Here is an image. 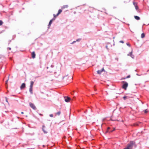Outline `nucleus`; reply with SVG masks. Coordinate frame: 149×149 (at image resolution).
<instances>
[{
    "label": "nucleus",
    "instance_id": "nucleus-2",
    "mask_svg": "<svg viewBox=\"0 0 149 149\" xmlns=\"http://www.w3.org/2000/svg\"><path fill=\"white\" fill-rule=\"evenodd\" d=\"M123 82L124 83V84L122 86V88L125 90H126L128 86V83L125 81H123Z\"/></svg>",
    "mask_w": 149,
    "mask_h": 149
},
{
    "label": "nucleus",
    "instance_id": "nucleus-18",
    "mask_svg": "<svg viewBox=\"0 0 149 149\" xmlns=\"http://www.w3.org/2000/svg\"><path fill=\"white\" fill-rule=\"evenodd\" d=\"M53 15H54V18L53 19H55L56 17H57L58 16V15H57V14L56 15H55L54 14Z\"/></svg>",
    "mask_w": 149,
    "mask_h": 149
},
{
    "label": "nucleus",
    "instance_id": "nucleus-30",
    "mask_svg": "<svg viewBox=\"0 0 149 149\" xmlns=\"http://www.w3.org/2000/svg\"><path fill=\"white\" fill-rule=\"evenodd\" d=\"M127 45L129 46L130 47V44H129V43H127Z\"/></svg>",
    "mask_w": 149,
    "mask_h": 149
},
{
    "label": "nucleus",
    "instance_id": "nucleus-3",
    "mask_svg": "<svg viewBox=\"0 0 149 149\" xmlns=\"http://www.w3.org/2000/svg\"><path fill=\"white\" fill-rule=\"evenodd\" d=\"M29 104L30 107L33 109L34 110H36V107L35 105L33 103L30 102L29 103Z\"/></svg>",
    "mask_w": 149,
    "mask_h": 149
},
{
    "label": "nucleus",
    "instance_id": "nucleus-23",
    "mask_svg": "<svg viewBox=\"0 0 149 149\" xmlns=\"http://www.w3.org/2000/svg\"><path fill=\"white\" fill-rule=\"evenodd\" d=\"M135 7V9H136V10H138L139 9V8L138 7V6H137V5Z\"/></svg>",
    "mask_w": 149,
    "mask_h": 149
},
{
    "label": "nucleus",
    "instance_id": "nucleus-4",
    "mask_svg": "<svg viewBox=\"0 0 149 149\" xmlns=\"http://www.w3.org/2000/svg\"><path fill=\"white\" fill-rule=\"evenodd\" d=\"M65 101L66 102H69L70 100V98L68 97H64Z\"/></svg>",
    "mask_w": 149,
    "mask_h": 149
},
{
    "label": "nucleus",
    "instance_id": "nucleus-33",
    "mask_svg": "<svg viewBox=\"0 0 149 149\" xmlns=\"http://www.w3.org/2000/svg\"><path fill=\"white\" fill-rule=\"evenodd\" d=\"M80 40H81L80 39H78L76 41H80Z\"/></svg>",
    "mask_w": 149,
    "mask_h": 149
},
{
    "label": "nucleus",
    "instance_id": "nucleus-41",
    "mask_svg": "<svg viewBox=\"0 0 149 149\" xmlns=\"http://www.w3.org/2000/svg\"><path fill=\"white\" fill-rule=\"evenodd\" d=\"M1 58V57H0V58Z\"/></svg>",
    "mask_w": 149,
    "mask_h": 149
},
{
    "label": "nucleus",
    "instance_id": "nucleus-11",
    "mask_svg": "<svg viewBox=\"0 0 149 149\" xmlns=\"http://www.w3.org/2000/svg\"><path fill=\"white\" fill-rule=\"evenodd\" d=\"M29 91L31 94L33 93V87H30Z\"/></svg>",
    "mask_w": 149,
    "mask_h": 149
},
{
    "label": "nucleus",
    "instance_id": "nucleus-24",
    "mask_svg": "<svg viewBox=\"0 0 149 149\" xmlns=\"http://www.w3.org/2000/svg\"><path fill=\"white\" fill-rule=\"evenodd\" d=\"M133 4L135 6H137V4H136V3H135L134 2H133Z\"/></svg>",
    "mask_w": 149,
    "mask_h": 149
},
{
    "label": "nucleus",
    "instance_id": "nucleus-1",
    "mask_svg": "<svg viewBox=\"0 0 149 149\" xmlns=\"http://www.w3.org/2000/svg\"><path fill=\"white\" fill-rule=\"evenodd\" d=\"M135 142L134 141H131L129 143H128L127 147L123 149H132L133 146L135 145Z\"/></svg>",
    "mask_w": 149,
    "mask_h": 149
},
{
    "label": "nucleus",
    "instance_id": "nucleus-26",
    "mask_svg": "<svg viewBox=\"0 0 149 149\" xmlns=\"http://www.w3.org/2000/svg\"><path fill=\"white\" fill-rule=\"evenodd\" d=\"M49 116L51 117H53V116L52 114H51Z\"/></svg>",
    "mask_w": 149,
    "mask_h": 149
},
{
    "label": "nucleus",
    "instance_id": "nucleus-38",
    "mask_svg": "<svg viewBox=\"0 0 149 149\" xmlns=\"http://www.w3.org/2000/svg\"><path fill=\"white\" fill-rule=\"evenodd\" d=\"M106 48L107 49H108V47H107V46H106Z\"/></svg>",
    "mask_w": 149,
    "mask_h": 149
},
{
    "label": "nucleus",
    "instance_id": "nucleus-7",
    "mask_svg": "<svg viewBox=\"0 0 149 149\" xmlns=\"http://www.w3.org/2000/svg\"><path fill=\"white\" fill-rule=\"evenodd\" d=\"M104 71V68H103L101 70H98L97 71V73L99 74H100L102 72Z\"/></svg>",
    "mask_w": 149,
    "mask_h": 149
},
{
    "label": "nucleus",
    "instance_id": "nucleus-39",
    "mask_svg": "<svg viewBox=\"0 0 149 149\" xmlns=\"http://www.w3.org/2000/svg\"><path fill=\"white\" fill-rule=\"evenodd\" d=\"M75 42V41H74V42H72V43H74Z\"/></svg>",
    "mask_w": 149,
    "mask_h": 149
},
{
    "label": "nucleus",
    "instance_id": "nucleus-20",
    "mask_svg": "<svg viewBox=\"0 0 149 149\" xmlns=\"http://www.w3.org/2000/svg\"><path fill=\"white\" fill-rule=\"evenodd\" d=\"M148 111L147 109H146L144 111V113H147L148 112Z\"/></svg>",
    "mask_w": 149,
    "mask_h": 149
},
{
    "label": "nucleus",
    "instance_id": "nucleus-10",
    "mask_svg": "<svg viewBox=\"0 0 149 149\" xmlns=\"http://www.w3.org/2000/svg\"><path fill=\"white\" fill-rule=\"evenodd\" d=\"M68 7V5H65L62 7L61 8L62 9H63L65 8H67Z\"/></svg>",
    "mask_w": 149,
    "mask_h": 149
},
{
    "label": "nucleus",
    "instance_id": "nucleus-25",
    "mask_svg": "<svg viewBox=\"0 0 149 149\" xmlns=\"http://www.w3.org/2000/svg\"><path fill=\"white\" fill-rule=\"evenodd\" d=\"M123 98L124 99V100H125L127 98V97L126 96H124L123 97Z\"/></svg>",
    "mask_w": 149,
    "mask_h": 149
},
{
    "label": "nucleus",
    "instance_id": "nucleus-27",
    "mask_svg": "<svg viewBox=\"0 0 149 149\" xmlns=\"http://www.w3.org/2000/svg\"><path fill=\"white\" fill-rule=\"evenodd\" d=\"M114 130H115V128H114L113 130H111L110 131H109V132H112L113 131H114Z\"/></svg>",
    "mask_w": 149,
    "mask_h": 149
},
{
    "label": "nucleus",
    "instance_id": "nucleus-36",
    "mask_svg": "<svg viewBox=\"0 0 149 149\" xmlns=\"http://www.w3.org/2000/svg\"><path fill=\"white\" fill-rule=\"evenodd\" d=\"M39 114L40 115H41V116H42V114H41L40 113V114Z\"/></svg>",
    "mask_w": 149,
    "mask_h": 149
},
{
    "label": "nucleus",
    "instance_id": "nucleus-14",
    "mask_svg": "<svg viewBox=\"0 0 149 149\" xmlns=\"http://www.w3.org/2000/svg\"><path fill=\"white\" fill-rule=\"evenodd\" d=\"M145 34L144 33H143L141 34V38H144L145 37Z\"/></svg>",
    "mask_w": 149,
    "mask_h": 149
},
{
    "label": "nucleus",
    "instance_id": "nucleus-37",
    "mask_svg": "<svg viewBox=\"0 0 149 149\" xmlns=\"http://www.w3.org/2000/svg\"><path fill=\"white\" fill-rule=\"evenodd\" d=\"M21 113L22 114H24V112H21Z\"/></svg>",
    "mask_w": 149,
    "mask_h": 149
},
{
    "label": "nucleus",
    "instance_id": "nucleus-19",
    "mask_svg": "<svg viewBox=\"0 0 149 149\" xmlns=\"http://www.w3.org/2000/svg\"><path fill=\"white\" fill-rule=\"evenodd\" d=\"M3 23V21L1 20H0V26L2 25Z\"/></svg>",
    "mask_w": 149,
    "mask_h": 149
},
{
    "label": "nucleus",
    "instance_id": "nucleus-29",
    "mask_svg": "<svg viewBox=\"0 0 149 149\" xmlns=\"http://www.w3.org/2000/svg\"><path fill=\"white\" fill-rule=\"evenodd\" d=\"M120 42L121 43H124V42L123 41H122V40H121L120 41Z\"/></svg>",
    "mask_w": 149,
    "mask_h": 149
},
{
    "label": "nucleus",
    "instance_id": "nucleus-28",
    "mask_svg": "<svg viewBox=\"0 0 149 149\" xmlns=\"http://www.w3.org/2000/svg\"><path fill=\"white\" fill-rule=\"evenodd\" d=\"M40 94H41V95L43 94L44 93L43 92H42V91H41L40 92Z\"/></svg>",
    "mask_w": 149,
    "mask_h": 149
},
{
    "label": "nucleus",
    "instance_id": "nucleus-34",
    "mask_svg": "<svg viewBox=\"0 0 149 149\" xmlns=\"http://www.w3.org/2000/svg\"><path fill=\"white\" fill-rule=\"evenodd\" d=\"M134 125H136V126H137L138 125V124H137V123H135L134 124Z\"/></svg>",
    "mask_w": 149,
    "mask_h": 149
},
{
    "label": "nucleus",
    "instance_id": "nucleus-12",
    "mask_svg": "<svg viewBox=\"0 0 149 149\" xmlns=\"http://www.w3.org/2000/svg\"><path fill=\"white\" fill-rule=\"evenodd\" d=\"M62 11L61 9H59L58 10V13L57 14V15H58L62 12Z\"/></svg>",
    "mask_w": 149,
    "mask_h": 149
},
{
    "label": "nucleus",
    "instance_id": "nucleus-8",
    "mask_svg": "<svg viewBox=\"0 0 149 149\" xmlns=\"http://www.w3.org/2000/svg\"><path fill=\"white\" fill-rule=\"evenodd\" d=\"M45 127L44 125H43L42 127V130L44 133L46 134L47 133V131L45 130Z\"/></svg>",
    "mask_w": 149,
    "mask_h": 149
},
{
    "label": "nucleus",
    "instance_id": "nucleus-9",
    "mask_svg": "<svg viewBox=\"0 0 149 149\" xmlns=\"http://www.w3.org/2000/svg\"><path fill=\"white\" fill-rule=\"evenodd\" d=\"M55 20V19H51L50 21H49V24L48 25V26L49 27H50V26H51V24L52 23V22L53 21V20Z\"/></svg>",
    "mask_w": 149,
    "mask_h": 149
},
{
    "label": "nucleus",
    "instance_id": "nucleus-32",
    "mask_svg": "<svg viewBox=\"0 0 149 149\" xmlns=\"http://www.w3.org/2000/svg\"><path fill=\"white\" fill-rule=\"evenodd\" d=\"M9 77V76H8V78ZM9 79V78H8V80H7L6 82V84H7V82L8 81V80Z\"/></svg>",
    "mask_w": 149,
    "mask_h": 149
},
{
    "label": "nucleus",
    "instance_id": "nucleus-35",
    "mask_svg": "<svg viewBox=\"0 0 149 149\" xmlns=\"http://www.w3.org/2000/svg\"><path fill=\"white\" fill-rule=\"evenodd\" d=\"M6 101L7 102H8V100H7V98L6 97Z\"/></svg>",
    "mask_w": 149,
    "mask_h": 149
},
{
    "label": "nucleus",
    "instance_id": "nucleus-5",
    "mask_svg": "<svg viewBox=\"0 0 149 149\" xmlns=\"http://www.w3.org/2000/svg\"><path fill=\"white\" fill-rule=\"evenodd\" d=\"M25 84L24 83H23L21 85L20 88L21 89H22L25 87Z\"/></svg>",
    "mask_w": 149,
    "mask_h": 149
},
{
    "label": "nucleus",
    "instance_id": "nucleus-17",
    "mask_svg": "<svg viewBox=\"0 0 149 149\" xmlns=\"http://www.w3.org/2000/svg\"><path fill=\"white\" fill-rule=\"evenodd\" d=\"M61 111H58L56 113V115H58V116H59L61 114Z\"/></svg>",
    "mask_w": 149,
    "mask_h": 149
},
{
    "label": "nucleus",
    "instance_id": "nucleus-40",
    "mask_svg": "<svg viewBox=\"0 0 149 149\" xmlns=\"http://www.w3.org/2000/svg\"><path fill=\"white\" fill-rule=\"evenodd\" d=\"M47 97H48V94H47Z\"/></svg>",
    "mask_w": 149,
    "mask_h": 149
},
{
    "label": "nucleus",
    "instance_id": "nucleus-15",
    "mask_svg": "<svg viewBox=\"0 0 149 149\" xmlns=\"http://www.w3.org/2000/svg\"><path fill=\"white\" fill-rule=\"evenodd\" d=\"M132 52H131L128 55L130 56L132 58L134 57V56L132 55Z\"/></svg>",
    "mask_w": 149,
    "mask_h": 149
},
{
    "label": "nucleus",
    "instance_id": "nucleus-16",
    "mask_svg": "<svg viewBox=\"0 0 149 149\" xmlns=\"http://www.w3.org/2000/svg\"><path fill=\"white\" fill-rule=\"evenodd\" d=\"M34 84V82L33 81H31V84L30 87H33V85Z\"/></svg>",
    "mask_w": 149,
    "mask_h": 149
},
{
    "label": "nucleus",
    "instance_id": "nucleus-13",
    "mask_svg": "<svg viewBox=\"0 0 149 149\" xmlns=\"http://www.w3.org/2000/svg\"><path fill=\"white\" fill-rule=\"evenodd\" d=\"M134 17L135 19L137 20H139L140 19V18L139 17L137 16H135Z\"/></svg>",
    "mask_w": 149,
    "mask_h": 149
},
{
    "label": "nucleus",
    "instance_id": "nucleus-22",
    "mask_svg": "<svg viewBox=\"0 0 149 149\" xmlns=\"http://www.w3.org/2000/svg\"><path fill=\"white\" fill-rule=\"evenodd\" d=\"M110 129V127H108V128H107V131L106 132H109V130Z\"/></svg>",
    "mask_w": 149,
    "mask_h": 149
},
{
    "label": "nucleus",
    "instance_id": "nucleus-21",
    "mask_svg": "<svg viewBox=\"0 0 149 149\" xmlns=\"http://www.w3.org/2000/svg\"><path fill=\"white\" fill-rule=\"evenodd\" d=\"M130 75H128V76L126 77V78H123V79H125L126 78H130Z\"/></svg>",
    "mask_w": 149,
    "mask_h": 149
},
{
    "label": "nucleus",
    "instance_id": "nucleus-31",
    "mask_svg": "<svg viewBox=\"0 0 149 149\" xmlns=\"http://www.w3.org/2000/svg\"><path fill=\"white\" fill-rule=\"evenodd\" d=\"M7 49H8L9 50H11V48L10 47H8V48Z\"/></svg>",
    "mask_w": 149,
    "mask_h": 149
},
{
    "label": "nucleus",
    "instance_id": "nucleus-6",
    "mask_svg": "<svg viewBox=\"0 0 149 149\" xmlns=\"http://www.w3.org/2000/svg\"><path fill=\"white\" fill-rule=\"evenodd\" d=\"M31 56L33 58H35L36 54L34 52H33L31 53Z\"/></svg>",
    "mask_w": 149,
    "mask_h": 149
}]
</instances>
